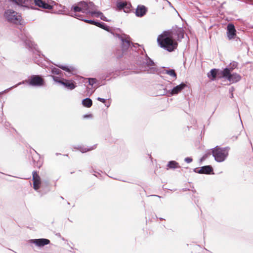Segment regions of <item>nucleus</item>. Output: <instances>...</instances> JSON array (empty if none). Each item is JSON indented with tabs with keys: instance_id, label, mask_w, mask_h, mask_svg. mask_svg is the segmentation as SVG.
<instances>
[{
	"instance_id": "bb28decb",
	"label": "nucleus",
	"mask_w": 253,
	"mask_h": 253,
	"mask_svg": "<svg viewBox=\"0 0 253 253\" xmlns=\"http://www.w3.org/2000/svg\"><path fill=\"white\" fill-rule=\"evenodd\" d=\"M131 5L130 3H127L126 2L124 7L123 10L125 12H129L131 10Z\"/></svg>"
},
{
	"instance_id": "dca6fc26",
	"label": "nucleus",
	"mask_w": 253,
	"mask_h": 253,
	"mask_svg": "<svg viewBox=\"0 0 253 253\" xmlns=\"http://www.w3.org/2000/svg\"><path fill=\"white\" fill-rule=\"evenodd\" d=\"M147 11V8L143 5H138L136 9L135 14L138 17L144 15Z\"/></svg>"
},
{
	"instance_id": "f257e3e1",
	"label": "nucleus",
	"mask_w": 253,
	"mask_h": 253,
	"mask_svg": "<svg viewBox=\"0 0 253 253\" xmlns=\"http://www.w3.org/2000/svg\"><path fill=\"white\" fill-rule=\"evenodd\" d=\"M175 33L173 32L165 31L157 38L158 45L169 52L174 50L177 46V43L174 40Z\"/></svg>"
},
{
	"instance_id": "f8f14e48",
	"label": "nucleus",
	"mask_w": 253,
	"mask_h": 253,
	"mask_svg": "<svg viewBox=\"0 0 253 253\" xmlns=\"http://www.w3.org/2000/svg\"><path fill=\"white\" fill-rule=\"evenodd\" d=\"M199 174H213V169L211 165H207L201 167L199 170Z\"/></svg>"
},
{
	"instance_id": "7ed1b4c3",
	"label": "nucleus",
	"mask_w": 253,
	"mask_h": 253,
	"mask_svg": "<svg viewBox=\"0 0 253 253\" xmlns=\"http://www.w3.org/2000/svg\"><path fill=\"white\" fill-rule=\"evenodd\" d=\"M27 158L30 165L35 168L40 169L42 165L40 154L32 148H30L28 151Z\"/></svg>"
},
{
	"instance_id": "b1692460",
	"label": "nucleus",
	"mask_w": 253,
	"mask_h": 253,
	"mask_svg": "<svg viewBox=\"0 0 253 253\" xmlns=\"http://www.w3.org/2000/svg\"><path fill=\"white\" fill-rule=\"evenodd\" d=\"M60 68L62 69L63 70L71 74H73L75 71V68L72 66H61L60 67Z\"/></svg>"
},
{
	"instance_id": "ddd939ff",
	"label": "nucleus",
	"mask_w": 253,
	"mask_h": 253,
	"mask_svg": "<svg viewBox=\"0 0 253 253\" xmlns=\"http://www.w3.org/2000/svg\"><path fill=\"white\" fill-rule=\"evenodd\" d=\"M227 35L229 40H232L235 38L236 30L233 24H230L228 25Z\"/></svg>"
},
{
	"instance_id": "f704fd0d",
	"label": "nucleus",
	"mask_w": 253,
	"mask_h": 253,
	"mask_svg": "<svg viewBox=\"0 0 253 253\" xmlns=\"http://www.w3.org/2000/svg\"><path fill=\"white\" fill-rule=\"evenodd\" d=\"M97 100L100 101H101V102H103V103H105V99L102 98H100V97H98L97 98Z\"/></svg>"
},
{
	"instance_id": "79ce46f5",
	"label": "nucleus",
	"mask_w": 253,
	"mask_h": 253,
	"mask_svg": "<svg viewBox=\"0 0 253 253\" xmlns=\"http://www.w3.org/2000/svg\"><path fill=\"white\" fill-rule=\"evenodd\" d=\"M67 204H68V205H70V203L69 202H68Z\"/></svg>"
},
{
	"instance_id": "2f4dec72",
	"label": "nucleus",
	"mask_w": 253,
	"mask_h": 253,
	"mask_svg": "<svg viewBox=\"0 0 253 253\" xmlns=\"http://www.w3.org/2000/svg\"><path fill=\"white\" fill-rule=\"evenodd\" d=\"M192 159L191 157H186L185 158L184 161L187 163H190L192 162Z\"/></svg>"
},
{
	"instance_id": "20e7f679",
	"label": "nucleus",
	"mask_w": 253,
	"mask_h": 253,
	"mask_svg": "<svg viewBox=\"0 0 253 253\" xmlns=\"http://www.w3.org/2000/svg\"><path fill=\"white\" fill-rule=\"evenodd\" d=\"M4 17L9 22L11 23L22 24L23 23L21 15L10 9H7L5 11Z\"/></svg>"
},
{
	"instance_id": "c756f323",
	"label": "nucleus",
	"mask_w": 253,
	"mask_h": 253,
	"mask_svg": "<svg viewBox=\"0 0 253 253\" xmlns=\"http://www.w3.org/2000/svg\"><path fill=\"white\" fill-rule=\"evenodd\" d=\"M51 71L53 74L57 75L59 74L60 70L58 68L54 67L51 69Z\"/></svg>"
},
{
	"instance_id": "5701e85b",
	"label": "nucleus",
	"mask_w": 253,
	"mask_h": 253,
	"mask_svg": "<svg viewBox=\"0 0 253 253\" xmlns=\"http://www.w3.org/2000/svg\"><path fill=\"white\" fill-rule=\"evenodd\" d=\"M84 21L85 22L91 24L95 25L98 27H99L104 29L107 30V29H106V28L105 27L104 25L103 24H101L100 23L96 22L93 20H85V19L84 20Z\"/></svg>"
},
{
	"instance_id": "c9c22d12",
	"label": "nucleus",
	"mask_w": 253,
	"mask_h": 253,
	"mask_svg": "<svg viewBox=\"0 0 253 253\" xmlns=\"http://www.w3.org/2000/svg\"><path fill=\"white\" fill-rule=\"evenodd\" d=\"M199 170V169L198 168L193 169V171L195 172V173H199V172H198Z\"/></svg>"
},
{
	"instance_id": "473e14b6",
	"label": "nucleus",
	"mask_w": 253,
	"mask_h": 253,
	"mask_svg": "<svg viewBox=\"0 0 253 253\" xmlns=\"http://www.w3.org/2000/svg\"><path fill=\"white\" fill-rule=\"evenodd\" d=\"M84 118H91L92 117V115L90 114L85 115L84 116Z\"/></svg>"
},
{
	"instance_id": "aec40b11",
	"label": "nucleus",
	"mask_w": 253,
	"mask_h": 253,
	"mask_svg": "<svg viewBox=\"0 0 253 253\" xmlns=\"http://www.w3.org/2000/svg\"><path fill=\"white\" fill-rule=\"evenodd\" d=\"M96 147V144H95L93 146H92V147H82L81 146H78L77 148L82 153H84V152H86L95 149Z\"/></svg>"
},
{
	"instance_id": "393cba45",
	"label": "nucleus",
	"mask_w": 253,
	"mask_h": 253,
	"mask_svg": "<svg viewBox=\"0 0 253 253\" xmlns=\"http://www.w3.org/2000/svg\"><path fill=\"white\" fill-rule=\"evenodd\" d=\"M83 105L86 107H90L92 104V100L89 98H86L82 101Z\"/></svg>"
},
{
	"instance_id": "a211bd4d",
	"label": "nucleus",
	"mask_w": 253,
	"mask_h": 253,
	"mask_svg": "<svg viewBox=\"0 0 253 253\" xmlns=\"http://www.w3.org/2000/svg\"><path fill=\"white\" fill-rule=\"evenodd\" d=\"M59 82L70 89H73L76 87V85L72 81L64 80L62 81H59Z\"/></svg>"
},
{
	"instance_id": "412c9836",
	"label": "nucleus",
	"mask_w": 253,
	"mask_h": 253,
	"mask_svg": "<svg viewBox=\"0 0 253 253\" xmlns=\"http://www.w3.org/2000/svg\"><path fill=\"white\" fill-rule=\"evenodd\" d=\"M58 6V5H56L55 2L54 1H50L48 0V10L49 9H53V12L56 13V12H62L60 10H58V11L56 10V9L57 7Z\"/></svg>"
},
{
	"instance_id": "f3484780",
	"label": "nucleus",
	"mask_w": 253,
	"mask_h": 253,
	"mask_svg": "<svg viewBox=\"0 0 253 253\" xmlns=\"http://www.w3.org/2000/svg\"><path fill=\"white\" fill-rule=\"evenodd\" d=\"M129 38L126 35L121 38L122 42V47L124 50L127 49L130 46Z\"/></svg>"
},
{
	"instance_id": "a19ab883",
	"label": "nucleus",
	"mask_w": 253,
	"mask_h": 253,
	"mask_svg": "<svg viewBox=\"0 0 253 253\" xmlns=\"http://www.w3.org/2000/svg\"><path fill=\"white\" fill-rule=\"evenodd\" d=\"M29 178H24V179H29Z\"/></svg>"
},
{
	"instance_id": "ea45409f",
	"label": "nucleus",
	"mask_w": 253,
	"mask_h": 253,
	"mask_svg": "<svg viewBox=\"0 0 253 253\" xmlns=\"http://www.w3.org/2000/svg\"><path fill=\"white\" fill-rule=\"evenodd\" d=\"M64 156H67L68 157V155H64Z\"/></svg>"
},
{
	"instance_id": "9d476101",
	"label": "nucleus",
	"mask_w": 253,
	"mask_h": 253,
	"mask_svg": "<svg viewBox=\"0 0 253 253\" xmlns=\"http://www.w3.org/2000/svg\"><path fill=\"white\" fill-rule=\"evenodd\" d=\"M29 84L33 86H41L43 84L42 79L39 76H34L29 80Z\"/></svg>"
},
{
	"instance_id": "e433bc0d",
	"label": "nucleus",
	"mask_w": 253,
	"mask_h": 253,
	"mask_svg": "<svg viewBox=\"0 0 253 253\" xmlns=\"http://www.w3.org/2000/svg\"><path fill=\"white\" fill-rule=\"evenodd\" d=\"M66 242H67V241H66ZM66 244H67V245H68L70 247L71 249H72V247H70V246L69 245V243L68 242H67Z\"/></svg>"
},
{
	"instance_id": "1a4fd4ad",
	"label": "nucleus",
	"mask_w": 253,
	"mask_h": 253,
	"mask_svg": "<svg viewBox=\"0 0 253 253\" xmlns=\"http://www.w3.org/2000/svg\"><path fill=\"white\" fill-rule=\"evenodd\" d=\"M186 87V84L185 83H182L174 87L172 89L167 91L166 94L169 96L177 94Z\"/></svg>"
},
{
	"instance_id": "f03ea898",
	"label": "nucleus",
	"mask_w": 253,
	"mask_h": 253,
	"mask_svg": "<svg viewBox=\"0 0 253 253\" xmlns=\"http://www.w3.org/2000/svg\"><path fill=\"white\" fill-rule=\"evenodd\" d=\"M229 147H215L212 150V154L214 160L219 163L224 161L228 156L230 150Z\"/></svg>"
},
{
	"instance_id": "9b49d317",
	"label": "nucleus",
	"mask_w": 253,
	"mask_h": 253,
	"mask_svg": "<svg viewBox=\"0 0 253 253\" xmlns=\"http://www.w3.org/2000/svg\"><path fill=\"white\" fill-rule=\"evenodd\" d=\"M89 14L92 17H98L103 21H109V20L104 16L103 14L101 12L96 9L94 5V7H92L91 10L89 11Z\"/></svg>"
},
{
	"instance_id": "4be33fe9",
	"label": "nucleus",
	"mask_w": 253,
	"mask_h": 253,
	"mask_svg": "<svg viewBox=\"0 0 253 253\" xmlns=\"http://www.w3.org/2000/svg\"><path fill=\"white\" fill-rule=\"evenodd\" d=\"M34 3L36 5L40 7L46 9L47 8V4L45 3L42 0H34Z\"/></svg>"
},
{
	"instance_id": "cd10ccee",
	"label": "nucleus",
	"mask_w": 253,
	"mask_h": 253,
	"mask_svg": "<svg viewBox=\"0 0 253 253\" xmlns=\"http://www.w3.org/2000/svg\"><path fill=\"white\" fill-rule=\"evenodd\" d=\"M126 3V2H124L120 1V2H117V7L118 9L119 10L123 9Z\"/></svg>"
},
{
	"instance_id": "4468645a",
	"label": "nucleus",
	"mask_w": 253,
	"mask_h": 253,
	"mask_svg": "<svg viewBox=\"0 0 253 253\" xmlns=\"http://www.w3.org/2000/svg\"><path fill=\"white\" fill-rule=\"evenodd\" d=\"M15 4L28 7H33L31 0H12Z\"/></svg>"
},
{
	"instance_id": "0eeeda50",
	"label": "nucleus",
	"mask_w": 253,
	"mask_h": 253,
	"mask_svg": "<svg viewBox=\"0 0 253 253\" xmlns=\"http://www.w3.org/2000/svg\"><path fill=\"white\" fill-rule=\"evenodd\" d=\"M28 242L32 248H34L33 245H34L38 249H41L45 246L47 245V239L39 238L30 239L28 241Z\"/></svg>"
},
{
	"instance_id": "6e6552de",
	"label": "nucleus",
	"mask_w": 253,
	"mask_h": 253,
	"mask_svg": "<svg viewBox=\"0 0 253 253\" xmlns=\"http://www.w3.org/2000/svg\"><path fill=\"white\" fill-rule=\"evenodd\" d=\"M32 181L33 182V188L36 191L41 193V179L36 170H34L32 172Z\"/></svg>"
},
{
	"instance_id": "c85d7f7f",
	"label": "nucleus",
	"mask_w": 253,
	"mask_h": 253,
	"mask_svg": "<svg viewBox=\"0 0 253 253\" xmlns=\"http://www.w3.org/2000/svg\"><path fill=\"white\" fill-rule=\"evenodd\" d=\"M211 154L210 153H207V154H205V155H204L200 159V162H202L203 161H204L205 160H206L210 156Z\"/></svg>"
},
{
	"instance_id": "6ab92c4d",
	"label": "nucleus",
	"mask_w": 253,
	"mask_h": 253,
	"mask_svg": "<svg viewBox=\"0 0 253 253\" xmlns=\"http://www.w3.org/2000/svg\"><path fill=\"white\" fill-rule=\"evenodd\" d=\"M167 167L168 169H175L177 168H179L180 167L177 162L175 161H170L168 162L167 164Z\"/></svg>"
},
{
	"instance_id": "72a5a7b5",
	"label": "nucleus",
	"mask_w": 253,
	"mask_h": 253,
	"mask_svg": "<svg viewBox=\"0 0 253 253\" xmlns=\"http://www.w3.org/2000/svg\"><path fill=\"white\" fill-rule=\"evenodd\" d=\"M55 235H56L57 236H58V237H59L61 238V239H62L63 241H65V238H63V237H62L60 233H56Z\"/></svg>"
},
{
	"instance_id": "4c0bfd02",
	"label": "nucleus",
	"mask_w": 253,
	"mask_h": 253,
	"mask_svg": "<svg viewBox=\"0 0 253 253\" xmlns=\"http://www.w3.org/2000/svg\"><path fill=\"white\" fill-rule=\"evenodd\" d=\"M48 245L50 244V241L49 240H48Z\"/></svg>"
},
{
	"instance_id": "423d86ee",
	"label": "nucleus",
	"mask_w": 253,
	"mask_h": 253,
	"mask_svg": "<svg viewBox=\"0 0 253 253\" xmlns=\"http://www.w3.org/2000/svg\"><path fill=\"white\" fill-rule=\"evenodd\" d=\"M220 74H221L220 77L227 79L229 81L232 83L237 82L241 79V77L238 74H231L230 70L227 68L224 69Z\"/></svg>"
},
{
	"instance_id": "7c9ffc66",
	"label": "nucleus",
	"mask_w": 253,
	"mask_h": 253,
	"mask_svg": "<svg viewBox=\"0 0 253 253\" xmlns=\"http://www.w3.org/2000/svg\"><path fill=\"white\" fill-rule=\"evenodd\" d=\"M88 80L89 84L91 85H93L96 82V79L94 78H89L88 79Z\"/></svg>"
},
{
	"instance_id": "a878e982",
	"label": "nucleus",
	"mask_w": 253,
	"mask_h": 253,
	"mask_svg": "<svg viewBox=\"0 0 253 253\" xmlns=\"http://www.w3.org/2000/svg\"><path fill=\"white\" fill-rule=\"evenodd\" d=\"M166 73L170 76L174 80L176 79V74L174 70H166Z\"/></svg>"
},
{
	"instance_id": "58836bf2",
	"label": "nucleus",
	"mask_w": 253,
	"mask_h": 253,
	"mask_svg": "<svg viewBox=\"0 0 253 253\" xmlns=\"http://www.w3.org/2000/svg\"><path fill=\"white\" fill-rule=\"evenodd\" d=\"M62 199H64V198L62 196L60 197Z\"/></svg>"
},
{
	"instance_id": "2eb2a0df",
	"label": "nucleus",
	"mask_w": 253,
	"mask_h": 253,
	"mask_svg": "<svg viewBox=\"0 0 253 253\" xmlns=\"http://www.w3.org/2000/svg\"><path fill=\"white\" fill-rule=\"evenodd\" d=\"M222 71H219L216 69H212L208 74V77L211 80H214L216 77H218V78H223V77H220L221 74L220 73Z\"/></svg>"
},
{
	"instance_id": "39448f33",
	"label": "nucleus",
	"mask_w": 253,
	"mask_h": 253,
	"mask_svg": "<svg viewBox=\"0 0 253 253\" xmlns=\"http://www.w3.org/2000/svg\"><path fill=\"white\" fill-rule=\"evenodd\" d=\"M93 7H94V4L92 2H89L88 3L85 2H80L77 6L73 7L74 11L76 13L72 14L71 15L78 18V17L80 16L77 12H82L89 14V11L91 10Z\"/></svg>"
}]
</instances>
